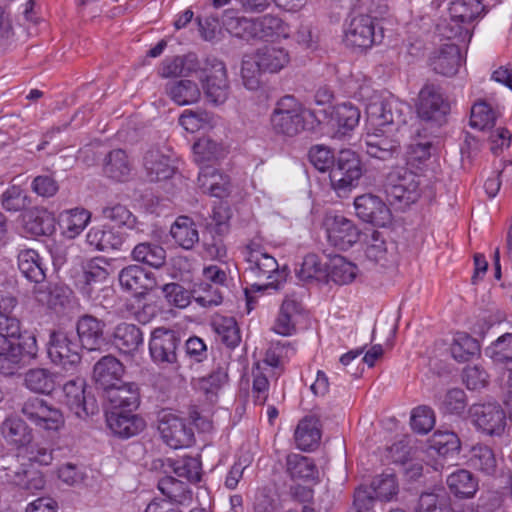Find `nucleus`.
I'll return each mask as SVG.
<instances>
[{"instance_id":"6ab92c4d","label":"nucleus","mask_w":512,"mask_h":512,"mask_svg":"<svg viewBox=\"0 0 512 512\" xmlns=\"http://www.w3.org/2000/svg\"><path fill=\"white\" fill-rule=\"evenodd\" d=\"M119 283L122 289L143 296L156 286L154 274L139 265H129L119 272Z\"/></svg>"},{"instance_id":"a19ab883","label":"nucleus","mask_w":512,"mask_h":512,"mask_svg":"<svg viewBox=\"0 0 512 512\" xmlns=\"http://www.w3.org/2000/svg\"><path fill=\"white\" fill-rule=\"evenodd\" d=\"M103 171L107 177L113 180L124 181L131 171L126 152L122 149L110 151L104 159Z\"/></svg>"},{"instance_id":"f704fd0d","label":"nucleus","mask_w":512,"mask_h":512,"mask_svg":"<svg viewBox=\"0 0 512 512\" xmlns=\"http://www.w3.org/2000/svg\"><path fill=\"white\" fill-rule=\"evenodd\" d=\"M300 303L292 298H285L279 310L273 330L280 335L289 336L296 331V317L300 313Z\"/></svg>"},{"instance_id":"aec40b11","label":"nucleus","mask_w":512,"mask_h":512,"mask_svg":"<svg viewBox=\"0 0 512 512\" xmlns=\"http://www.w3.org/2000/svg\"><path fill=\"white\" fill-rule=\"evenodd\" d=\"M124 365L112 355H105L93 367V380L104 391L121 383Z\"/></svg>"},{"instance_id":"7ed1b4c3","label":"nucleus","mask_w":512,"mask_h":512,"mask_svg":"<svg viewBox=\"0 0 512 512\" xmlns=\"http://www.w3.org/2000/svg\"><path fill=\"white\" fill-rule=\"evenodd\" d=\"M483 9L480 0H452L448 9L450 20L438 25L440 34L447 39L470 41L471 24Z\"/></svg>"},{"instance_id":"8fccbe9b","label":"nucleus","mask_w":512,"mask_h":512,"mask_svg":"<svg viewBox=\"0 0 512 512\" xmlns=\"http://www.w3.org/2000/svg\"><path fill=\"white\" fill-rule=\"evenodd\" d=\"M479 351L478 341L466 333H458L450 346L451 355L458 362L469 361Z\"/></svg>"},{"instance_id":"cd10ccee","label":"nucleus","mask_w":512,"mask_h":512,"mask_svg":"<svg viewBox=\"0 0 512 512\" xmlns=\"http://www.w3.org/2000/svg\"><path fill=\"white\" fill-rule=\"evenodd\" d=\"M255 39L273 41L289 35L288 25L278 16L267 14L254 19Z\"/></svg>"},{"instance_id":"9d476101","label":"nucleus","mask_w":512,"mask_h":512,"mask_svg":"<svg viewBox=\"0 0 512 512\" xmlns=\"http://www.w3.org/2000/svg\"><path fill=\"white\" fill-rule=\"evenodd\" d=\"M140 405L138 388L134 383L117 385L105 391L104 416H137Z\"/></svg>"},{"instance_id":"bb28decb","label":"nucleus","mask_w":512,"mask_h":512,"mask_svg":"<svg viewBox=\"0 0 512 512\" xmlns=\"http://www.w3.org/2000/svg\"><path fill=\"white\" fill-rule=\"evenodd\" d=\"M60 376L46 368H32L24 375V385L30 391L51 394L60 385Z\"/></svg>"},{"instance_id":"c9c22d12","label":"nucleus","mask_w":512,"mask_h":512,"mask_svg":"<svg viewBox=\"0 0 512 512\" xmlns=\"http://www.w3.org/2000/svg\"><path fill=\"white\" fill-rule=\"evenodd\" d=\"M134 261L160 268L166 261V250L155 242H139L131 251Z\"/></svg>"},{"instance_id":"680f3d73","label":"nucleus","mask_w":512,"mask_h":512,"mask_svg":"<svg viewBox=\"0 0 512 512\" xmlns=\"http://www.w3.org/2000/svg\"><path fill=\"white\" fill-rule=\"evenodd\" d=\"M415 512H452L445 494L423 493L420 495Z\"/></svg>"},{"instance_id":"58836bf2","label":"nucleus","mask_w":512,"mask_h":512,"mask_svg":"<svg viewBox=\"0 0 512 512\" xmlns=\"http://www.w3.org/2000/svg\"><path fill=\"white\" fill-rule=\"evenodd\" d=\"M166 93L178 105H190L200 98V89L191 80L171 81L166 84Z\"/></svg>"},{"instance_id":"ea45409f","label":"nucleus","mask_w":512,"mask_h":512,"mask_svg":"<svg viewBox=\"0 0 512 512\" xmlns=\"http://www.w3.org/2000/svg\"><path fill=\"white\" fill-rule=\"evenodd\" d=\"M446 482L450 491L460 498H470L478 490V481L471 472L465 469H459L451 473Z\"/></svg>"},{"instance_id":"a211bd4d","label":"nucleus","mask_w":512,"mask_h":512,"mask_svg":"<svg viewBox=\"0 0 512 512\" xmlns=\"http://www.w3.org/2000/svg\"><path fill=\"white\" fill-rule=\"evenodd\" d=\"M462 55L456 43H445L434 50L429 57V65L432 70L440 75L454 76L461 64Z\"/></svg>"},{"instance_id":"39448f33","label":"nucleus","mask_w":512,"mask_h":512,"mask_svg":"<svg viewBox=\"0 0 512 512\" xmlns=\"http://www.w3.org/2000/svg\"><path fill=\"white\" fill-rule=\"evenodd\" d=\"M410 106L393 96L383 98L374 95L366 105V117L369 124L375 128L393 126L398 130L406 124Z\"/></svg>"},{"instance_id":"338daca9","label":"nucleus","mask_w":512,"mask_h":512,"mask_svg":"<svg viewBox=\"0 0 512 512\" xmlns=\"http://www.w3.org/2000/svg\"><path fill=\"white\" fill-rule=\"evenodd\" d=\"M21 412L25 416H46L50 413L62 415L51 401L37 396L26 399L22 404Z\"/></svg>"},{"instance_id":"c85d7f7f","label":"nucleus","mask_w":512,"mask_h":512,"mask_svg":"<svg viewBox=\"0 0 512 512\" xmlns=\"http://www.w3.org/2000/svg\"><path fill=\"white\" fill-rule=\"evenodd\" d=\"M87 243L99 251L121 249L126 237L110 227H92L86 235Z\"/></svg>"},{"instance_id":"6e6552de","label":"nucleus","mask_w":512,"mask_h":512,"mask_svg":"<svg viewBox=\"0 0 512 512\" xmlns=\"http://www.w3.org/2000/svg\"><path fill=\"white\" fill-rule=\"evenodd\" d=\"M84 349L72 332L51 331L48 341L50 360L65 370H74L81 363V351Z\"/></svg>"},{"instance_id":"f3484780","label":"nucleus","mask_w":512,"mask_h":512,"mask_svg":"<svg viewBox=\"0 0 512 512\" xmlns=\"http://www.w3.org/2000/svg\"><path fill=\"white\" fill-rule=\"evenodd\" d=\"M356 215L364 222L384 227L391 219V213L386 204L377 196L364 194L354 201Z\"/></svg>"},{"instance_id":"6e6d98bb","label":"nucleus","mask_w":512,"mask_h":512,"mask_svg":"<svg viewBox=\"0 0 512 512\" xmlns=\"http://www.w3.org/2000/svg\"><path fill=\"white\" fill-rule=\"evenodd\" d=\"M370 490L377 500L388 502L396 497L399 486L394 475L384 474L376 477L372 481Z\"/></svg>"},{"instance_id":"0eeeda50","label":"nucleus","mask_w":512,"mask_h":512,"mask_svg":"<svg viewBox=\"0 0 512 512\" xmlns=\"http://www.w3.org/2000/svg\"><path fill=\"white\" fill-rule=\"evenodd\" d=\"M181 344L180 333L174 329L157 327L151 331L148 346L151 360L161 368L181 369L177 350Z\"/></svg>"},{"instance_id":"603ef678","label":"nucleus","mask_w":512,"mask_h":512,"mask_svg":"<svg viewBox=\"0 0 512 512\" xmlns=\"http://www.w3.org/2000/svg\"><path fill=\"white\" fill-rule=\"evenodd\" d=\"M219 179H222V176L213 165L200 167L198 184L204 193H209L218 198L223 197L226 193V188L219 183Z\"/></svg>"},{"instance_id":"052dcab7","label":"nucleus","mask_w":512,"mask_h":512,"mask_svg":"<svg viewBox=\"0 0 512 512\" xmlns=\"http://www.w3.org/2000/svg\"><path fill=\"white\" fill-rule=\"evenodd\" d=\"M265 73L254 55H247L242 60L241 77L244 86L249 90H257L261 85V76Z\"/></svg>"},{"instance_id":"5701e85b","label":"nucleus","mask_w":512,"mask_h":512,"mask_svg":"<svg viewBox=\"0 0 512 512\" xmlns=\"http://www.w3.org/2000/svg\"><path fill=\"white\" fill-rule=\"evenodd\" d=\"M112 343L121 353L134 355L144 345V333L135 324L121 322L113 330Z\"/></svg>"},{"instance_id":"c03bdc74","label":"nucleus","mask_w":512,"mask_h":512,"mask_svg":"<svg viewBox=\"0 0 512 512\" xmlns=\"http://www.w3.org/2000/svg\"><path fill=\"white\" fill-rule=\"evenodd\" d=\"M4 438L17 447H24L31 442V431L22 418H6L2 425Z\"/></svg>"},{"instance_id":"bf43d9fd","label":"nucleus","mask_w":512,"mask_h":512,"mask_svg":"<svg viewBox=\"0 0 512 512\" xmlns=\"http://www.w3.org/2000/svg\"><path fill=\"white\" fill-rule=\"evenodd\" d=\"M158 488L171 502L174 501L183 504L191 498L187 485L173 477H164L161 479Z\"/></svg>"},{"instance_id":"ddd939ff","label":"nucleus","mask_w":512,"mask_h":512,"mask_svg":"<svg viewBox=\"0 0 512 512\" xmlns=\"http://www.w3.org/2000/svg\"><path fill=\"white\" fill-rule=\"evenodd\" d=\"M449 111L450 104L444 97L441 88L434 84L424 85L419 92L418 116L424 121L441 125Z\"/></svg>"},{"instance_id":"2eb2a0df","label":"nucleus","mask_w":512,"mask_h":512,"mask_svg":"<svg viewBox=\"0 0 512 512\" xmlns=\"http://www.w3.org/2000/svg\"><path fill=\"white\" fill-rule=\"evenodd\" d=\"M85 382L77 378L66 382L63 385L65 403L74 416H94L99 412L96 399L93 396H86L84 390Z\"/></svg>"},{"instance_id":"4be33fe9","label":"nucleus","mask_w":512,"mask_h":512,"mask_svg":"<svg viewBox=\"0 0 512 512\" xmlns=\"http://www.w3.org/2000/svg\"><path fill=\"white\" fill-rule=\"evenodd\" d=\"M105 324L91 315L80 317L76 324L77 340L88 351L100 350L105 344L103 335Z\"/></svg>"},{"instance_id":"f257e3e1","label":"nucleus","mask_w":512,"mask_h":512,"mask_svg":"<svg viewBox=\"0 0 512 512\" xmlns=\"http://www.w3.org/2000/svg\"><path fill=\"white\" fill-rule=\"evenodd\" d=\"M272 131L283 138H293L304 130H314L319 124L314 112L305 110L291 95L280 98L270 115Z\"/></svg>"},{"instance_id":"473e14b6","label":"nucleus","mask_w":512,"mask_h":512,"mask_svg":"<svg viewBox=\"0 0 512 512\" xmlns=\"http://www.w3.org/2000/svg\"><path fill=\"white\" fill-rule=\"evenodd\" d=\"M361 113L358 107L351 103L337 105L331 114V121L337 127L340 137L351 132L360 121Z\"/></svg>"},{"instance_id":"09e8293b","label":"nucleus","mask_w":512,"mask_h":512,"mask_svg":"<svg viewBox=\"0 0 512 512\" xmlns=\"http://www.w3.org/2000/svg\"><path fill=\"white\" fill-rule=\"evenodd\" d=\"M110 433L119 438H130L140 433L146 426L144 418H106Z\"/></svg>"},{"instance_id":"393cba45","label":"nucleus","mask_w":512,"mask_h":512,"mask_svg":"<svg viewBox=\"0 0 512 512\" xmlns=\"http://www.w3.org/2000/svg\"><path fill=\"white\" fill-rule=\"evenodd\" d=\"M144 167L149 181L156 182L169 179L175 173V166L170 156L159 150H149L144 156Z\"/></svg>"},{"instance_id":"a18cd8bd","label":"nucleus","mask_w":512,"mask_h":512,"mask_svg":"<svg viewBox=\"0 0 512 512\" xmlns=\"http://www.w3.org/2000/svg\"><path fill=\"white\" fill-rule=\"evenodd\" d=\"M296 275L303 282L320 281L328 276V267L318 255L311 253L303 258Z\"/></svg>"},{"instance_id":"de8ad7c7","label":"nucleus","mask_w":512,"mask_h":512,"mask_svg":"<svg viewBox=\"0 0 512 512\" xmlns=\"http://www.w3.org/2000/svg\"><path fill=\"white\" fill-rule=\"evenodd\" d=\"M232 212L227 203L219 202L213 206L212 214L205 220V230L207 233H216L227 235L230 230L229 221Z\"/></svg>"},{"instance_id":"f8f14e48","label":"nucleus","mask_w":512,"mask_h":512,"mask_svg":"<svg viewBox=\"0 0 512 512\" xmlns=\"http://www.w3.org/2000/svg\"><path fill=\"white\" fill-rule=\"evenodd\" d=\"M323 225L329 243L339 250H348L360 238L361 232L359 228L351 219L343 215L327 214Z\"/></svg>"},{"instance_id":"1a4fd4ad","label":"nucleus","mask_w":512,"mask_h":512,"mask_svg":"<svg viewBox=\"0 0 512 512\" xmlns=\"http://www.w3.org/2000/svg\"><path fill=\"white\" fill-rule=\"evenodd\" d=\"M197 78L202 81L204 93L211 102L221 104L226 101L229 85L226 67L222 61L213 59L206 62L199 70Z\"/></svg>"},{"instance_id":"c756f323","label":"nucleus","mask_w":512,"mask_h":512,"mask_svg":"<svg viewBox=\"0 0 512 512\" xmlns=\"http://www.w3.org/2000/svg\"><path fill=\"white\" fill-rule=\"evenodd\" d=\"M295 442L302 451L315 449L321 440V429L318 418H302L295 430Z\"/></svg>"},{"instance_id":"a878e982","label":"nucleus","mask_w":512,"mask_h":512,"mask_svg":"<svg viewBox=\"0 0 512 512\" xmlns=\"http://www.w3.org/2000/svg\"><path fill=\"white\" fill-rule=\"evenodd\" d=\"M18 268L21 274L30 282L41 284L46 279V266L43 258L34 249H25L19 252Z\"/></svg>"},{"instance_id":"49530a36","label":"nucleus","mask_w":512,"mask_h":512,"mask_svg":"<svg viewBox=\"0 0 512 512\" xmlns=\"http://www.w3.org/2000/svg\"><path fill=\"white\" fill-rule=\"evenodd\" d=\"M485 355L493 363L503 365L507 369L512 366V333H505L498 337L485 349Z\"/></svg>"},{"instance_id":"dca6fc26","label":"nucleus","mask_w":512,"mask_h":512,"mask_svg":"<svg viewBox=\"0 0 512 512\" xmlns=\"http://www.w3.org/2000/svg\"><path fill=\"white\" fill-rule=\"evenodd\" d=\"M344 42L351 48H370L375 43L374 19L365 14L354 16L345 30Z\"/></svg>"},{"instance_id":"774afa93","label":"nucleus","mask_w":512,"mask_h":512,"mask_svg":"<svg viewBox=\"0 0 512 512\" xmlns=\"http://www.w3.org/2000/svg\"><path fill=\"white\" fill-rule=\"evenodd\" d=\"M467 406L466 394L462 389H450L441 402V411L444 414L460 415Z\"/></svg>"},{"instance_id":"20e7f679","label":"nucleus","mask_w":512,"mask_h":512,"mask_svg":"<svg viewBox=\"0 0 512 512\" xmlns=\"http://www.w3.org/2000/svg\"><path fill=\"white\" fill-rule=\"evenodd\" d=\"M387 200L391 205L406 207L420 197V178L404 166L393 167L382 184Z\"/></svg>"},{"instance_id":"423d86ee","label":"nucleus","mask_w":512,"mask_h":512,"mask_svg":"<svg viewBox=\"0 0 512 512\" xmlns=\"http://www.w3.org/2000/svg\"><path fill=\"white\" fill-rule=\"evenodd\" d=\"M363 173L360 156L351 149H342L329 173L331 186L339 196H343L358 186Z\"/></svg>"},{"instance_id":"4c0bfd02","label":"nucleus","mask_w":512,"mask_h":512,"mask_svg":"<svg viewBox=\"0 0 512 512\" xmlns=\"http://www.w3.org/2000/svg\"><path fill=\"white\" fill-rule=\"evenodd\" d=\"M225 29L233 36L250 41L255 39L254 19L237 15L234 11H226L222 18Z\"/></svg>"},{"instance_id":"13d9d810","label":"nucleus","mask_w":512,"mask_h":512,"mask_svg":"<svg viewBox=\"0 0 512 512\" xmlns=\"http://www.w3.org/2000/svg\"><path fill=\"white\" fill-rule=\"evenodd\" d=\"M430 448L441 456H449L459 451L460 440L453 432L437 431L430 439Z\"/></svg>"},{"instance_id":"9b49d317","label":"nucleus","mask_w":512,"mask_h":512,"mask_svg":"<svg viewBox=\"0 0 512 512\" xmlns=\"http://www.w3.org/2000/svg\"><path fill=\"white\" fill-rule=\"evenodd\" d=\"M205 418H161L158 431L163 442L173 449L188 448L194 443L195 421Z\"/></svg>"},{"instance_id":"69168bd1","label":"nucleus","mask_w":512,"mask_h":512,"mask_svg":"<svg viewBox=\"0 0 512 512\" xmlns=\"http://www.w3.org/2000/svg\"><path fill=\"white\" fill-rule=\"evenodd\" d=\"M495 123V113L484 101L475 103L471 108L470 125L473 128L484 130Z\"/></svg>"},{"instance_id":"f03ea898","label":"nucleus","mask_w":512,"mask_h":512,"mask_svg":"<svg viewBox=\"0 0 512 512\" xmlns=\"http://www.w3.org/2000/svg\"><path fill=\"white\" fill-rule=\"evenodd\" d=\"M38 345L35 335L20 339L0 337V374L5 377L16 375L37 358Z\"/></svg>"},{"instance_id":"5fc2aeb1","label":"nucleus","mask_w":512,"mask_h":512,"mask_svg":"<svg viewBox=\"0 0 512 512\" xmlns=\"http://www.w3.org/2000/svg\"><path fill=\"white\" fill-rule=\"evenodd\" d=\"M358 272L355 264L347 261L342 256H335L331 260V267L328 275L331 280L337 284L344 285L351 283Z\"/></svg>"},{"instance_id":"4d7b16f0","label":"nucleus","mask_w":512,"mask_h":512,"mask_svg":"<svg viewBox=\"0 0 512 512\" xmlns=\"http://www.w3.org/2000/svg\"><path fill=\"white\" fill-rule=\"evenodd\" d=\"M194 160L203 165H212L221 154V148L217 142L209 138H201L193 145Z\"/></svg>"},{"instance_id":"4468645a","label":"nucleus","mask_w":512,"mask_h":512,"mask_svg":"<svg viewBox=\"0 0 512 512\" xmlns=\"http://www.w3.org/2000/svg\"><path fill=\"white\" fill-rule=\"evenodd\" d=\"M245 260L248 264L247 272L257 278L271 280L265 287L272 286L274 282H278L275 275L279 274V265L276 259L266 253L263 248L254 244L248 245L245 250Z\"/></svg>"},{"instance_id":"412c9836","label":"nucleus","mask_w":512,"mask_h":512,"mask_svg":"<svg viewBox=\"0 0 512 512\" xmlns=\"http://www.w3.org/2000/svg\"><path fill=\"white\" fill-rule=\"evenodd\" d=\"M364 145L367 155L381 161L398 159L401 155L400 141L382 133H368Z\"/></svg>"},{"instance_id":"e2e57ef3","label":"nucleus","mask_w":512,"mask_h":512,"mask_svg":"<svg viewBox=\"0 0 512 512\" xmlns=\"http://www.w3.org/2000/svg\"><path fill=\"white\" fill-rule=\"evenodd\" d=\"M174 473L189 482H198L201 479V463L194 457H183L171 464Z\"/></svg>"},{"instance_id":"72a5a7b5","label":"nucleus","mask_w":512,"mask_h":512,"mask_svg":"<svg viewBox=\"0 0 512 512\" xmlns=\"http://www.w3.org/2000/svg\"><path fill=\"white\" fill-rule=\"evenodd\" d=\"M287 470L292 478L317 483L319 470L314 461L301 454L292 453L287 456Z\"/></svg>"},{"instance_id":"37998d69","label":"nucleus","mask_w":512,"mask_h":512,"mask_svg":"<svg viewBox=\"0 0 512 512\" xmlns=\"http://www.w3.org/2000/svg\"><path fill=\"white\" fill-rule=\"evenodd\" d=\"M102 218L111 221L118 227H127L130 230H136L139 233L137 218L123 204L109 203L101 208Z\"/></svg>"},{"instance_id":"3c124183","label":"nucleus","mask_w":512,"mask_h":512,"mask_svg":"<svg viewBox=\"0 0 512 512\" xmlns=\"http://www.w3.org/2000/svg\"><path fill=\"white\" fill-rule=\"evenodd\" d=\"M91 213L84 208L70 209L62 214L65 233L69 238L78 236L88 225Z\"/></svg>"},{"instance_id":"2f4dec72","label":"nucleus","mask_w":512,"mask_h":512,"mask_svg":"<svg viewBox=\"0 0 512 512\" xmlns=\"http://www.w3.org/2000/svg\"><path fill=\"white\" fill-rule=\"evenodd\" d=\"M170 234L181 248L191 250L199 242V232L192 218L179 216L172 224Z\"/></svg>"},{"instance_id":"e433bc0d","label":"nucleus","mask_w":512,"mask_h":512,"mask_svg":"<svg viewBox=\"0 0 512 512\" xmlns=\"http://www.w3.org/2000/svg\"><path fill=\"white\" fill-rule=\"evenodd\" d=\"M199 70L196 56L189 54L165 59L160 74L163 77L189 76L192 73L198 74Z\"/></svg>"},{"instance_id":"864d4df0","label":"nucleus","mask_w":512,"mask_h":512,"mask_svg":"<svg viewBox=\"0 0 512 512\" xmlns=\"http://www.w3.org/2000/svg\"><path fill=\"white\" fill-rule=\"evenodd\" d=\"M1 206L8 212H20L29 207L31 204L29 196L20 186H10L0 197Z\"/></svg>"},{"instance_id":"7c9ffc66","label":"nucleus","mask_w":512,"mask_h":512,"mask_svg":"<svg viewBox=\"0 0 512 512\" xmlns=\"http://www.w3.org/2000/svg\"><path fill=\"white\" fill-rule=\"evenodd\" d=\"M253 55L264 72L269 73L279 72L290 61L289 52L285 48L278 46L259 48Z\"/></svg>"},{"instance_id":"0e129e2a","label":"nucleus","mask_w":512,"mask_h":512,"mask_svg":"<svg viewBox=\"0 0 512 512\" xmlns=\"http://www.w3.org/2000/svg\"><path fill=\"white\" fill-rule=\"evenodd\" d=\"M308 158L310 163L320 172L331 171L334 166L336 155L324 145H314L309 149Z\"/></svg>"},{"instance_id":"b1692460","label":"nucleus","mask_w":512,"mask_h":512,"mask_svg":"<svg viewBox=\"0 0 512 512\" xmlns=\"http://www.w3.org/2000/svg\"><path fill=\"white\" fill-rule=\"evenodd\" d=\"M109 266V261L104 257H94L84 261L77 280L81 290L90 296L93 286L105 282L108 278Z\"/></svg>"},{"instance_id":"79ce46f5","label":"nucleus","mask_w":512,"mask_h":512,"mask_svg":"<svg viewBox=\"0 0 512 512\" xmlns=\"http://www.w3.org/2000/svg\"><path fill=\"white\" fill-rule=\"evenodd\" d=\"M467 462L470 467L486 475H493L497 469L494 452L484 445L473 446L467 456Z\"/></svg>"}]
</instances>
